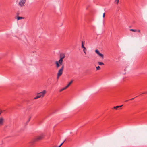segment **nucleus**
Segmentation results:
<instances>
[{
	"label": "nucleus",
	"mask_w": 147,
	"mask_h": 147,
	"mask_svg": "<svg viewBox=\"0 0 147 147\" xmlns=\"http://www.w3.org/2000/svg\"><path fill=\"white\" fill-rule=\"evenodd\" d=\"M73 82V80H72L71 81L68 83V84H67V86H66L65 87L63 88L60 89L59 91V92H61L62 91H63L65 90L67 88L70 86V85Z\"/></svg>",
	"instance_id": "7ed1b4c3"
},
{
	"label": "nucleus",
	"mask_w": 147,
	"mask_h": 147,
	"mask_svg": "<svg viewBox=\"0 0 147 147\" xmlns=\"http://www.w3.org/2000/svg\"><path fill=\"white\" fill-rule=\"evenodd\" d=\"M119 2V0H115V3L117 4H118Z\"/></svg>",
	"instance_id": "dca6fc26"
},
{
	"label": "nucleus",
	"mask_w": 147,
	"mask_h": 147,
	"mask_svg": "<svg viewBox=\"0 0 147 147\" xmlns=\"http://www.w3.org/2000/svg\"><path fill=\"white\" fill-rule=\"evenodd\" d=\"M44 137L43 135H41L40 136H37L32 140L29 143V145L30 146H33L36 142L42 140Z\"/></svg>",
	"instance_id": "f257e3e1"
},
{
	"label": "nucleus",
	"mask_w": 147,
	"mask_h": 147,
	"mask_svg": "<svg viewBox=\"0 0 147 147\" xmlns=\"http://www.w3.org/2000/svg\"><path fill=\"white\" fill-rule=\"evenodd\" d=\"M4 119L2 117L0 118V125H3L4 124Z\"/></svg>",
	"instance_id": "6e6552de"
},
{
	"label": "nucleus",
	"mask_w": 147,
	"mask_h": 147,
	"mask_svg": "<svg viewBox=\"0 0 147 147\" xmlns=\"http://www.w3.org/2000/svg\"><path fill=\"white\" fill-rule=\"evenodd\" d=\"M55 64H56V67L57 68H58L60 65V64L58 63V62L57 61H56Z\"/></svg>",
	"instance_id": "f8f14e48"
},
{
	"label": "nucleus",
	"mask_w": 147,
	"mask_h": 147,
	"mask_svg": "<svg viewBox=\"0 0 147 147\" xmlns=\"http://www.w3.org/2000/svg\"><path fill=\"white\" fill-rule=\"evenodd\" d=\"M31 117H29V119H28V121L27 122H28L30 121V119H31Z\"/></svg>",
	"instance_id": "412c9836"
},
{
	"label": "nucleus",
	"mask_w": 147,
	"mask_h": 147,
	"mask_svg": "<svg viewBox=\"0 0 147 147\" xmlns=\"http://www.w3.org/2000/svg\"><path fill=\"white\" fill-rule=\"evenodd\" d=\"M64 68V65H63L61 68L59 70L58 72L57 73V74H58L59 76L61 75L63 73V71Z\"/></svg>",
	"instance_id": "39448f33"
},
{
	"label": "nucleus",
	"mask_w": 147,
	"mask_h": 147,
	"mask_svg": "<svg viewBox=\"0 0 147 147\" xmlns=\"http://www.w3.org/2000/svg\"><path fill=\"white\" fill-rule=\"evenodd\" d=\"M135 98H132L131 99H129V100H128L126 101H128L129 100H134Z\"/></svg>",
	"instance_id": "6ab92c4d"
},
{
	"label": "nucleus",
	"mask_w": 147,
	"mask_h": 147,
	"mask_svg": "<svg viewBox=\"0 0 147 147\" xmlns=\"http://www.w3.org/2000/svg\"><path fill=\"white\" fill-rule=\"evenodd\" d=\"M120 9V7H118L117 8V10L118 11Z\"/></svg>",
	"instance_id": "a211bd4d"
},
{
	"label": "nucleus",
	"mask_w": 147,
	"mask_h": 147,
	"mask_svg": "<svg viewBox=\"0 0 147 147\" xmlns=\"http://www.w3.org/2000/svg\"><path fill=\"white\" fill-rule=\"evenodd\" d=\"M26 1V0H21L19 2V5L21 7L24 6Z\"/></svg>",
	"instance_id": "20e7f679"
},
{
	"label": "nucleus",
	"mask_w": 147,
	"mask_h": 147,
	"mask_svg": "<svg viewBox=\"0 0 147 147\" xmlns=\"http://www.w3.org/2000/svg\"><path fill=\"white\" fill-rule=\"evenodd\" d=\"M24 17H22L18 16L17 17V20H20V19H24Z\"/></svg>",
	"instance_id": "4468645a"
},
{
	"label": "nucleus",
	"mask_w": 147,
	"mask_h": 147,
	"mask_svg": "<svg viewBox=\"0 0 147 147\" xmlns=\"http://www.w3.org/2000/svg\"><path fill=\"white\" fill-rule=\"evenodd\" d=\"M131 31H132L133 32H136L137 31V30L136 29H131L130 30Z\"/></svg>",
	"instance_id": "f3484780"
},
{
	"label": "nucleus",
	"mask_w": 147,
	"mask_h": 147,
	"mask_svg": "<svg viewBox=\"0 0 147 147\" xmlns=\"http://www.w3.org/2000/svg\"><path fill=\"white\" fill-rule=\"evenodd\" d=\"M96 67V68L97 70H100L101 69L100 67L99 66H98L97 67Z\"/></svg>",
	"instance_id": "2eb2a0df"
},
{
	"label": "nucleus",
	"mask_w": 147,
	"mask_h": 147,
	"mask_svg": "<svg viewBox=\"0 0 147 147\" xmlns=\"http://www.w3.org/2000/svg\"><path fill=\"white\" fill-rule=\"evenodd\" d=\"M46 93V91L44 90L42 92L38 93L36 96L34 98V99H36L41 97H43Z\"/></svg>",
	"instance_id": "f03ea898"
},
{
	"label": "nucleus",
	"mask_w": 147,
	"mask_h": 147,
	"mask_svg": "<svg viewBox=\"0 0 147 147\" xmlns=\"http://www.w3.org/2000/svg\"><path fill=\"white\" fill-rule=\"evenodd\" d=\"M138 32H140V30H138Z\"/></svg>",
	"instance_id": "b1692460"
},
{
	"label": "nucleus",
	"mask_w": 147,
	"mask_h": 147,
	"mask_svg": "<svg viewBox=\"0 0 147 147\" xmlns=\"http://www.w3.org/2000/svg\"><path fill=\"white\" fill-rule=\"evenodd\" d=\"M63 60L62 59H60L59 60V61H58V63L60 64V65H61L62 63V62Z\"/></svg>",
	"instance_id": "9b49d317"
},
{
	"label": "nucleus",
	"mask_w": 147,
	"mask_h": 147,
	"mask_svg": "<svg viewBox=\"0 0 147 147\" xmlns=\"http://www.w3.org/2000/svg\"><path fill=\"white\" fill-rule=\"evenodd\" d=\"M59 76L58 74H57V79H59V76Z\"/></svg>",
	"instance_id": "aec40b11"
},
{
	"label": "nucleus",
	"mask_w": 147,
	"mask_h": 147,
	"mask_svg": "<svg viewBox=\"0 0 147 147\" xmlns=\"http://www.w3.org/2000/svg\"><path fill=\"white\" fill-rule=\"evenodd\" d=\"M98 64L99 65H104V63L102 62H98Z\"/></svg>",
	"instance_id": "ddd939ff"
},
{
	"label": "nucleus",
	"mask_w": 147,
	"mask_h": 147,
	"mask_svg": "<svg viewBox=\"0 0 147 147\" xmlns=\"http://www.w3.org/2000/svg\"><path fill=\"white\" fill-rule=\"evenodd\" d=\"M81 47L83 49V52L85 53V55H86V51H87V49L84 46L83 42H82Z\"/></svg>",
	"instance_id": "423d86ee"
},
{
	"label": "nucleus",
	"mask_w": 147,
	"mask_h": 147,
	"mask_svg": "<svg viewBox=\"0 0 147 147\" xmlns=\"http://www.w3.org/2000/svg\"><path fill=\"white\" fill-rule=\"evenodd\" d=\"M65 55L64 54L61 53L60 54V59H62L63 60V59L65 58Z\"/></svg>",
	"instance_id": "1a4fd4ad"
},
{
	"label": "nucleus",
	"mask_w": 147,
	"mask_h": 147,
	"mask_svg": "<svg viewBox=\"0 0 147 147\" xmlns=\"http://www.w3.org/2000/svg\"><path fill=\"white\" fill-rule=\"evenodd\" d=\"M123 105H121V106H115V107H113V109H114L117 110L118 108L121 107Z\"/></svg>",
	"instance_id": "9d476101"
},
{
	"label": "nucleus",
	"mask_w": 147,
	"mask_h": 147,
	"mask_svg": "<svg viewBox=\"0 0 147 147\" xmlns=\"http://www.w3.org/2000/svg\"><path fill=\"white\" fill-rule=\"evenodd\" d=\"M105 13H104L103 15V18H104L105 17Z\"/></svg>",
	"instance_id": "4be33fe9"
},
{
	"label": "nucleus",
	"mask_w": 147,
	"mask_h": 147,
	"mask_svg": "<svg viewBox=\"0 0 147 147\" xmlns=\"http://www.w3.org/2000/svg\"><path fill=\"white\" fill-rule=\"evenodd\" d=\"M145 93H146V94H147V92H144V93H143V94H145Z\"/></svg>",
	"instance_id": "5701e85b"
},
{
	"label": "nucleus",
	"mask_w": 147,
	"mask_h": 147,
	"mask_svg": "<svg viewBox=\"0 0 147 147\" xmlns=\"http://www.w3.org/2000/svg\"><path fill=\"white\" fill-rule=\"evenodd\" d=\"M95 52L98 54L99 56H100L102 58H103L104 57L102 53H101L99 52V51L97 49L95 50Z\"/></svg>",
	"instance_id": "0eeeda50"
}]
</instances>
